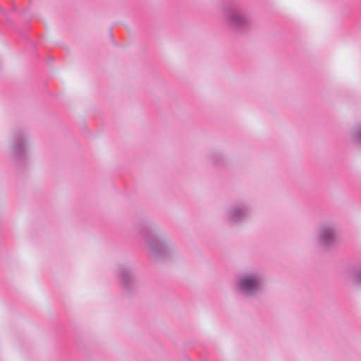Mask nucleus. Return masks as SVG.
Listing matches in <instances>:
<instances>
[{
	"label": "nucleus",
	"instance_id": "6e6552de",
	"mask_svg": "<svg viewBox=\"0 0 361 361\" xmlns=\"http://www.w3.org/2000/svg\"><path fill=\"white\" fill-rule=\"evenodd\" d=\"M355 279L358 283L361 284V271L357 273L355 276Z\"/></svg>",
	"mask_w": 361,
	"mask_h": 361
},
{
	"label": "nucleus",
	"instance_id": "423d86ee",
	"mask_svg": "<svg viewBox=\"0 0 361 361\" xmlns=\"http://www.w3.org/2000/svg\"><path fill=\"white\" fill-rule=\"evenodd\" d=\"M149 246L151 250L155 252H161L164 247L163 243L158 239H154L149 242Z\"/></svg>",
	"mask_w": 361,
	"mask_h": 361
},
{
	"label": "nucleus",
	"instance_id": "0eeeda50",
	"mask_svg": "<svg viewBox=\"0 0 361 361\" xmlns=\"http://www.w3.org/2000/svg\"><path fill=\"white\" fill-rule=\"evenodd\" d=\"M355 137L358 140L361 142V128L357 129L355 133Z\"/></svg>",
	"mask_w": 361,
	"mask_h": 361
},
{
	"label": "nucleus",
	"instance_id": "f03ea898",
	"mask_svg": "<svg viewBox=\"0 0 361 361\" xmlns=\"http://www.w3.org/2000/svg\"><path fill=\"white\" fill-rule=\"evenodd\" d=\"M227 16L229 23L234 27H242L247 23V18L238 9L229 10Z\"/></svg>",
	"mask_w": 361,
	"mask_h": 361
},
{
	"label": "nucleus",
	"instance_id": "1a4fd4ad",
	"mask_svg": "<svg viewBox=\"0 0 361 361\" xmlns=\"http://www.w3.org/2000/svg\"><path fill=\"white\" fill-rule=\"evenodd\" d=\"M123 276V278H128V276H129V273H128V271H123V276Z\"/></svg>",
	"mask_w": 361,
	"mask_h": 361
},
{
	"label": "nucleus",
	"instance_id": "39448f33",
	"mask_svg": "<svg viewBox=\"0 0 361 361\" xmlns=\"http://www.w3.org/2000/svg\"><path fill=\"white\" fill-rule=\"evenodd\" d=\"M25 139L21 137L16 138L13 146L14 152L16 154H20L25 151Z\"/></svg>",
	"mask_w": 361,
	"mask_h": 361
},
{
	"label": "nucleus",
	"instance_id": "20e7f679",
	"mask_svg": "<svg viewBox=\"0 0 361 361\" xmlns=\"http://www.w3.org/2000/svg\"><path fill=\"white\" fill-rule=\"evenodd\" d=\"M247 213V209L245 206L234 208L230 213V220L233 222H238L243 220Z\"/></svg>",
	"mask_w": 361,
	"mask_h": 361
},
{
	"label": "nucleus",
	"instance_id": "f257e3e1",
	"mask_svg": "<svg viewBox=\"0 0 361 361\" xmlns=\"http://www.w3.org/2000/svg\"><path fill=\"white\" fill-rule=\"evenodd\" d=\"M262 286V278L257 274L244 276L238 282L239 290L247 295L256 294L260 290Z\"/></svg>",
	"mask_w": 361,
	"mask_h": 361
},
{
	"label": "nucleus",
	"instance_id": "7ed1b4c3",
	"mask_svg": "<svg viewBox=\"0 0 361 361\" xmlns=\"http://www.w3.org/2000/svg\"><path fill=\"white\" fill-rule=\"evenodd\" d=\"M335 240L334 231L331 227L323 226L319 232V241L324 245H329Z\"/></svg>",
	"mask_w": 361,
	"mask_h": 361
}]
</instances>
